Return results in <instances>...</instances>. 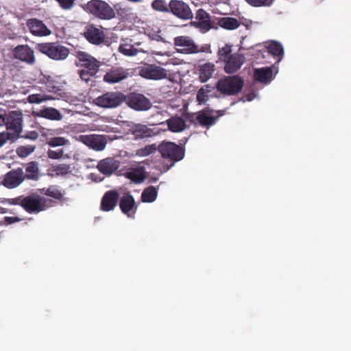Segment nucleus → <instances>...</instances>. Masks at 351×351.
Segmentation results:
<instances>
[{"mask_svg": "<svg viewBox=\"0 0 351 351\" xmlns=\"http://www.w3.org/2000/svg\"><path fill=\"white\" fill-rule=\"evenodd\" d=\"M8 212V210L7 208L0 207V213H6Z\"/></svg>", "mask_w": 351, "mask_h": 351, "instance_id": "obj_56", "label": "nucleus"}, {"mask_svg": "<svg viewBox=\"0 0 351 351\" xmlns=\"http://www.w3.org/2000/svg\"><path fill=\"white\" fill-rule=\"evenodd\" d=\"M52 170L58 176H64L72 172L71 166L64 163L52 166Z\"/></svg>", "mask_w": 351, "mask_h": 351, "instance_id": "obj_36", "label": "nucleus"}, {"mask_svg": "<svg viewBox=\"0 0 351 351\" xmlns=\"http://www.w3.org/2000/svg\"><path fill=\"white\" fill-rule=\"evenodd\" d=\"M38 133L36 131H30L23 135V138H28L30 140H36L38 137Z\"/></svg>", "mask_w": 351, "mask_h": 351, "instance_id": "obj_51", "label": "nucleus"}, {"mask_svg": "<svg viewBox=\"0 0 351 351\" xmlns=\"http://www.w3.org/2000/svg\"><path fill=\"white\" fill-rule=\"evenodd\" d=\"M124 176L134 183L140 184L145 180L146 172L143 167H138L129 169L124 173Z\"/></svg>", "mask_w": 351, "mask_h": 351, "instance_id": "obj_25", "label": "nucleus"}, {"mask_svg": "<svg viewBox=\"0 0 351 351\" xmlns=\"http://www.w3.org/2000/svg\"><path fill=\"white\" fill-rule=\"evenodd\" d=\"M157 149L158 146L155 143L147 145L143 147L138 149L136 151V155L141 157H145L154 153Z\"/></svg>", "mask_w": 351, "mask_h": 351, "instance_id": "obj_37", "label": "nucleus"}, {"mask_svg": "<svg viewBox=\"0 0 351 351\" xmlns=\"http://www.w3.org/2000/svg\"><path fill=\"white\" fill-rule=\"evenodd\" d=\"M0 203L3 204L22 206V197L16 198H0Z\"/></svg>", "mask_w": 351, "mask_h": 351, "instance_id": "obj_43", "label": "nucleus"}, {"mask_svg": "<svg viewBox=\"0 0 351 351\" xmlns=\"http://www.w3.org/2000/svg\"><path fill=\"white\" fill-rule=\"evenodd\" d=\"M16 152L20 157H22V147H19L16 149Z\"/></svg>", "mask_w": 351, "mask_h": 351, "instance_id": "obj_55", "label": "nucleus"}, {"mask_svg": "<svg viewBox=\"0 0 351 351\" xmlns=\"http://www.w3.org/2000/svg\"><path fill=\"white\" fill-rule=\"evenodd\" d=\"M37 116L52 121H60L63 117L62 114L58 110L52 107H48L40 110L37 112Z\"/></svg>", "mask_w": 351, "mask_h": 351, "instance_id": "obj_27", "label": "nucleus"}, {"mask_svg": "<svg viewBox=\"0 0 351 351\" xmlns=\"http://www.w3.org/2000/svg\"><path fill=\"white\" fill-rule=\"evenodd\" d=\"M8 119V114H6L5 110L2 108H0V125H5Z\"/></svg>", "mask_w": 351, "mask_h": 351, "instance_id": "obj_49", "label": "nucleus"}, {"mask_svg": "<svg viewBox=\"0 0 351 351\" xmlns=\"http://www.w3.org/2000/svg\"><path fill=\"white\" fill-rule=\"evenodd\" d=\"M218 24L223 29L233 30L237 29L241 23L235 18L223 17L219 20Z\"/></svg>", "mask_w": 351, "mask_h": 351, "instance_id": "obj_31", "label": "nucleus"}, {"mask_svg": "<svg viewBox=\"0 0 351 351\" xmlns=\"http://www.w3.org/2000/svg\"><path fill=\"white\" fill-rule=\"evenodd\" d=\"M19 221H20V219L19 217H5V221L8 224H12L13 223H15V222Z\"/></svg>", "mask_w": 351, "mask_h": 351, "instance_id": "obj_54", "label": "nucleus"}, {"mask_svg": "<svg viewBox=\"0 0 351 351\" xmlns=\"http://www.w3.org/2000/svg\"><path fill=\"white\" fill-rule=\"evenodd\" d=\"M63 10H71L75 5V0H56Z\"/></svg>", "mask_w": 351, "mask_h": 351, "instance_id": "obj_47", "label": "nucleus"}, {"mask_svg": "<svg viewBox=\"0 0 351 351\" xmlns=\"http://www.w3.org/2000/svg\"><path fill=\"white\" fill-rule=\"evenodd\" d=\"M40 192L41 194L53 197L58 200H60L64 196V193L61 191L59 187L56 185H51L47 189L43 188L42 189H40Z\"/></svg>", "mask_w": 351, "mask_h": 351, "instance_id": "obj_32", "label": "nucleus"}, {"mask_svg": "<svg viewBox=\"0 0 351 351\" xmlns=\"http://www.w3.org/2000/svg\"><path fill=\"white\" fill-rule=\"evenodd\" d=\"M165 122L161 123V124ZM165 123L168 127V130L172 132L178 133L184 131L186 129V123L184 119L180 116H173L166 120Z\"/></svg>", "mask_w": 351, "mask_h": 351, "instance_id": "obj_24", "label": "nucleus"}, {"mask_svg": "<svg viewBox=\"0 0 351 351\" xmlns=\"http://www.w3.org/2000/svg\"><path fill=\"white\" fill-rule=\"evenodd\" d=\"M14 55L16 58L22 60V45H18L15 47Z\"/></svg>", "mask_w": 351, "mask_h": 351, "instance_id": "obj_53", "label": "nucleus"}, {"mask_svg": "<svg viewBox=\"0 0 351 351\" xmlns=\"http://www.w3.org/2000/svg\"><path fill=\"white\" fill-rule=\"evenodd\" d=\"M17 139V135L12 136L8 132H0V147H2L8 140L14 141Z\"/></svg>", "mask_w": 351, "mask_h": 351, "instance_id": "obj_44", "label": "nucleus"}, {"mask_svg": "<svg viewBox=\"0 0 351 351\" xmlns=\"http://www.w3.org/2000/svg\"><path fill=\"white\" fill-rule=\"evenodd\" d=\"M47 154L49 158L58 160L62 158L64 152L62 149L58 150L49 149Z\"/></svg>", "mask_w": 351, "mask_h": 351, "instance_id": "obj_46", "label": "nucleus"}, {"mask_svg": "<svg viewBox=\"0 0 351 351\" xmlns=\"http://www.w3.org/2000/svg\"><path fill=\"white\" fill-rule=\"evenodd\" d=\"M174 45L178 47V51L182 53H196L205 51L207 47H202L198 49L194 41L189 36H178L174 38Z\"/></svg>", "mask_w": 351, "mask_h": 351, "instance_id": "obj_12", "label": "nucleus"}, {"mask_svg": "<svg viewBox=\"0 0 351 351\" xmlns=\"http://www.w3.org/2000/svg\"><path fill=\"white\" fill-rule=\"evenodd\" d=\"M8 132L12 136L17 135V138L21 137L22 131V117L20 114L12 112L8 114V119L5 124Z\"/></svg>", "mask_w": 351, "mask_h": 351, "instance_id": "obj_17", "label": "nucleus"}, {"mask_svg": "<svg viewBox=\"0 0 351 351\" xmlns=\"http://www.w3.org/2000/svg\"><path fill=\"white\" fill-rule=\"evenodd\" d=\"M273 0H245L250 5L254 7H261L269 5Z\"/></svg>", "mask_w": 351, "mask_h": 351, "instance_id": "obj_45", "label": "nucleus"}, {"mask_svg": "<svg viewBox=\"0 0 351 351\" xmlns=\"http://www.w3.org/2000/svg\"><path fill=\"white\" fill-rule=\"evenodd\" d=\"M124 101L131 108L137 111H145L151 108L152 104L144 95L130 93L125 95Z\"/></svg>", "mask_w": 351, "mask_h": 351, "instance_id": "obj_10", "label": "nucleus"}, {"mask_svg": "<svg viewBox=\"0 0 351 351\" xmlns=\"http://www.w3.org/2000/svg\"><path fill=\"white\" fill-rule=\"evenodd\" d=\"M3 184L4 186V177L0 178V185Z\"/></svg>", "mask_w": 351, "mask_h": 351, "instance_id": "obj_57", "label": "nucleus"}, {"mask_svg": "<svg viewBox=\"0 0 351 351\" xmlns=\"http://www.w3.org/2000/svg\"><path fill=\"white\" fill-rule=\"evenodd\" d=\"M152 7L154 10L162 12H169L170 2L167 4L165 0H154L152 3Z\"/></svg>", "mask_w": 351, "mask_h": 351, "instance_id": "obj_40", "label": "nucleus"}, {"mask_svg": "<svg viewBox=\"0 0 351 351\" xmlns=\"http://www.w3.org/2000/svg\"><path fill=\"white\" fill-rule=\"evenodd\" d=\"M25 175H23V180L27 178L29 180H36L39 178V168L38 162L32 161L27 164L25 167Z\"/></svg>", "mask_w": 351, "mask_h": 351, "instance_id": "obj_30", "label": "nucleus"}, {"mask_svg": "<svg viewBox=\"0 0 351 351\" xmlns=\"http://www.w3.org/2000/svg\"><path fill=\"white\" fill-rule=\"evenodd\" d=\"M46 144L50 147L64 146L69 144V141L64 137L55 136L47 138Z\"/></svg>", "mask_w": 351, "mask_h": 351, "instance_id": "obj_35", "label": "nucleus"}, {"mask_svg": "<svg viewBox=\"0 0 351 351\" xmlns=\"http://www.w3.org/2000/svg\"><path fill=\"white\" fill-rule=\"evenodd\" d=\"M79 141L95 151H102L106 146L104 136L96 134H83L79 136Z\"/></svg>", "mask_w": 351, "mask_h": 351, "instance_id": "obj_14", "label": "nucleus"}, {"mask_svg": "<svg viewBox=\"0 0 351 351\" xmlns=\"http://www.w3.org/2000/svg\"><path fill=\"white\" fill-rule=\"evenodd\" d=\"M27 25L31 33L35 36H46L51 34V31L42 21L32 19L27 21Z\"/></svg>", "mask_w": 351, "mask_h": 351, "instance_id": "obj_20", "label": "nucleus"}, {"mask_svg": "<svg viewBox=\"0 0 351 351\" xmlns=\"http://www.w3.org/2000/svg\"><path fill=\"white\" fill-rule=\"evenodd\" d=\"M217 112L218 116L214 117L208 114L204 110H200L196 113L189 114L188 119L194 125H199L208 129L216 123L219 117L224 114L225 110H219Z\"/></svg>", "mask_w": 351, "mask_h": 351, "instance_id": "obj_8", "label": "nucleus"}, {"mask_svg": "<svg viewBox=\"0 0 351 351\" xmlns=\"http://www.w3.org/2000/svg\"><path fill=\"white\" fill-rule=\"evenodd\" d=\"M119 199V194L117 190H110L106 191L103 195L100 209L105 212H109L117 206Z\"/></svg>", "mask_w": 351, "mask_h": 351, "instance_id": "obj_16", "label": "nucleus"}, {"mask_svg": "<svg viewBox=\"0 0 351 351\" xmlns=\"http://www.w3.org/2000/svg\"><path fill=\"white\" fill-rule=\"evenodd\" d=\"M84 36L90 43L96 45L101 44L105 39V34L103 30L95 27L94 25L86 26Z\"/></svg>", "mask_w": 351, "mask_h": 351, "instance_id": "obj_18", "label": "nucleus"}, {"mask_svg": "<svg viewBox=\"0 0 351 351\" xmlns=\"http://www.w3.org/2000/svg\"><path fill=\"white\" fill-rule=\"evenodd\" d=\"M245 61L243 55L239 53H232L225 62L224 71L233 74L239 70Z\"/></svg>", "mask_w": 351, "mask_h": 351, "instance_id": "obj_19", "label": "nucleus"}, {"mask_svg": "<svg viewBox=\"0 0 351 351\" xmlns=\"http://www.w3.org/2000/svg\"><path fill=\"white\" fill-rule=\"evenodd\" d=\"M76 58L80 62V64L77 65L80 67L78 70V75L82 80L88 83L98 73L101 63L93 56L84 51L77 52Z\"/></svg>", "mask_w": 351, "mask_h": 351, "instance_id": "obj_1", "label": "nucleus"}, {"mask_svg": "<svg viewBox=\"0 0 351 351\" xmlns=\"http://www.w3.org/2000/svg\"><path fill=\"white\" fill-rule=\"evenodd\" d=\"M130 132L134 135L135 140L149 138L155 136L157 133L154 129L148 128L145 125L135 124L130 128Z\"/></svg>", "mask_w": 351, "mask_h": 351, "instance_id": "obj_21", "label": "nucleus"}, {"mask_svg": "<svg viewBox=\"0 0 351 351\" xmlns=\"http://www.w3.org/2000/svg\"><path fill=\"white\" fill-rule=\"evenodd\" d=\"M139 75L145 79L160 80L167 77V71L154 64H145L138 68Z\"/></svg>", "mask_w": 351, "mask_h": 351, "instance_id": "obj_9", "label": "nucleus"}, {"mask_svg": "<svg viewBox=\"0 0 351 351\" xmlns=\"http://www.w3.org/2000/svg\"><path fill=\"white\" fill-rule=\"evenodd\" d=\"M267 50L269 53L273 56L279 57V60L282 59L284 53L282 45L277 41H271L268 47Z\"/></svg>", "mask_w": 351, "mask_h": 351, "instance_id": "obj_34", "label": "nucleus"}, {"mask_svg": "<svg viewBox=\"0 0 351 351\" xmlns=\"http://www.w3.org/2000/svg\"><path fill=\"white\" fill-rule=\"evenodd\" d=\"M125 99V95L121 92H107L96 97L94 104L104 108H114L119 106Z\"/></svg>", "mask_w": 351, "mask_h": 351, "instance_id": "obj_7", "label": "nucleus"}, {"mask_svg": "<svg viewBox=\"0 0 351 351\" xmlns=\"http://www.w3.org/2000/svg\"><path fill=\"white\" fill-rule=\"evenodd\" d=\"M254 78L256 82L265 84H269L274 79L273 71L271 67L267 66L255 69Z\"/></svg>", "mask_w": 351, "mask_h": 351, "instance_id": "obj_23", "label": "nucleus"}, {"mask_svg": "<svg viewBox=\"0 0 351 351\" xmlns=\"http://www.w3.org/2000/svg\"><path fill=\"white\" fill-rule=\"evenodd\" d=\"M119 206L121 212L128 217L134 219L138 209V204L130 192H125L121 197Z\"/></svg>", "mask_w": 351, "mask_h": 351, "instance_id": "obj_13", "label": "nucleus"}, {"mask_svg": "<svg viewBox=\"0 0 351 351\" xmlns=\"http://www.w3.org/2000/svg\"><path fill=\"white\" fill-rule=\"evenodd\" d=\"M158 197V189L154 186L145 188L141 196V200L145 203L154 202Z\"/></svg>", "mask_w": 351, "mask_h": 351, "instance_id": "obj_29", "label": "nucleus"}, {"mask_svg": "<svg viewBox=\"0 0 351 351\" xmlns=\"http://www.w3.org/2000/svg\"><path fill=\"white\" fill-rule=\"evenodd\" d=\"M128 73L123 68H112L104 76V82L109 84H115L125 79Z\"/></svg>", "mask_w": 351, "mask_h": 351, "instance_id": "obj_22", "label": "nucleus"}, {"mask_svg": "<svg viewBox=\"0 0 351 351\" xmlns=\"http://www.w3.org/2000/svg\"><path fill=\"white\" fill-rule=\"evenodd\" d=\"M244 86V80L239 75L226 76L219 80L217 84V90L226 95H236Z\"/></svg>", "mask_w": 351, "mask_h": 351, "instance_id": "obj_4", "label": "nucleus"}, {"mask_svg": "<svg viewBox=\"0 0 351 351\" xmlns=\"http://www.w3.org/2000/svg\"><path fill=\"white\" fill-rule=\"evenodd\" d=\"M195 19L198 21V26L209 27L210 26V14L204 9H199L196 12Z\"/></svg>", "mask_w": 351, "mask_h": 351, "instance_id": "obj_33", "label": "nucleus"}, {"mask_svg": "<svg viewBox=\"0 0 351 351\" xmlns=\"http://www.w3.org/2000/svg\"><path fill=\"white\" fill-rule=\"evenodd\" d=\"M53 201L33 194L23 197V209L29 213H38L52 206Z\"/></svg>", "mask_w": 351, "mask_h": 351, "instance_id": "obj_6", "label": "nucleus"}, {"mask_svg": "<svg viewBox=\"0 0 351 351\" xmlns=\"http://www.w3.org/2000/svg\"><path fill=\"white\" fill-rule=\"evenodd\" d=\"M186 141H187V138H184V141H183V142H184V143H185Z\"/></svg>", "mask_w": 351, "mask_h": 351, "instance_id": "obj_58", "label": "nucleus"}, {"mask_svg": "<svg viewBox=\"0 0 351 351\" xmlns=\"http://www.w3.org/2000/svg\"><path fill=\"white\" fill-rule=\"evenodd\" d=\"M36 49L50 59L56 61L64 60L70 53L69 49L59 42L38 43Z\"/></svg>", "mask_w": 351, "mask_h": 351, "instance_id": "obj_3", "label": "nucleus"}, {"mask_svg": "<svg viewBox=\"0 0 351 351\" xmlns=\"http://www.w3.org/2000/svg\"><path fill=\"white\" fill-rule=\"evenodd\" d=\"M206 97H207V95L204 89L201 88L197 91L196 98H197V102L199 104L205 102Z\"/></svg>", "mask_w": 351, "mask_h": 351, "instance_id": "obj_48", "label": "nucleus"}, {"mask_svg": "<svg viewBox=\"0 0 351 351\" xmlns=\"http://www.w3.org/2000/svg\"><path fill=\"white\" fill-rule=\"evenodd\" d=\"M22 182V173L11 171L4 176V186L13 189L18 186Z\"/></svg>", "mask_w": 351, "mask_h": 351, "instance_id": "obj_26", "label": "nucleus"}, {"mask_svg": "<svg viewBox=\"0 0 351 351\" xmlns=\"http://www.w3.org/2000/svg\"><path fill=\"white\" fill-rule=\"evenodd\" d=\"M47 86L48 87L49 91H51V92L58 93V92L62 91V89H60L58 87L53 85V81L47 80Z\"/></svg>", "mask_w": 351, "mask_h": 351, "instance_id": "obj_52", "label": "nucleus"}, {"mask_svg": "<svg viewBox=\"0 0 351 351\" xmlns=\"http://www.w3.org/2000/svg\"><path fill=\"white\" fill-rule=\"evenodd\" d=\"M232 45L226 44L223 47L219 48L217 56L219 61L225 62L232 55Z\"/></svg>", "mask_w": 351, "mask_h": 351, "instance_id": "obj_38", "label": "nucleus"}, {"mask_svg": "<svg viewBox=\"0 0 351 351\" xmlns=\"http://www.w3.org/2000/svg\"><path fill=\"white\" fill-rule=\"evenodd\" d=\"M51 97H48L41 94H32L27 97V100L31 104H39L42 101L51 99Z\"/></svg>", "mask_w": 351, "mask_h": 351, "instance_id": "obj_42", "label": "nucleus"}, {"mask_svg": "<svg viewBox=\"0 0 351 351\" xmlns=\"http://www.w3.org/2000/svg\"><path fill=\"white\" fill-rule=\"evenodd\" d=\"M83 9L99 19L110 20L115 17L114 9L103 0H90L83 6Z\"/></svg>", "mask_w": 351, "mask_h": 351, "instance_id": "obj_2", "label": "nucleus"}, {"mask_svg": "<svg viewBox=\"0 0 351 351\" xmlns=\"http://www.w3.org/2000/svg\"><path fill=\"white\" fill-rule=\"evenodd\" d=\"M23 62L29 64H34L36 62L34 51L27 45H23Z\"/></svg>", "mask_w": 351, "mask_h": 351, "instance_id": "obj_39", "label": "nucleus"}, {"mask_svg": "<svg viewBox=\"0 0 351 351\" xmlns=\"http://www.w3.org/2000/svg\"><path fill=\"white\" fill-rule=\"evenodd\" d=\"M120 167V161L112 157L101 160L97 165L98 171L107 176L114 173Z\"/></svg>", "mask_w": 351, "mask_h": 351, "instance_id": "obj_15", "label": "nucleus"}, {"mask_svg": "<svg viewBox=\"0 0 351 351\" xmlns=\"http://www.w3.org/2000/svg\"><path fill=\"white\" fill-rule=\"evenodd\" d=\"M170 13L183 21H187L193 18V12L189 5L182 0H171Z\"/></svg>", "mask_w": 351, "mask_h": 351, "instance_id": "obj_11", "label": "nucleus"}, {"mask_svg": "<svg viewBox=\"0 0 351 351\" xmlns=\"http://www.w3.org/2000/svg\"><path fill=\"white\" fill-rule=\"evenodd\" d=\"M119 51L122 54L128 56H136L138 53V50L133 45L127 43L121 44L119 47Z\"/></svg>", "mask_w": 351, "mask_h": 351, "instance_id": "obj_41", "label": "nucleus"}, {"mask_svg": "<svg viewBox=\"0 0 351 351\" xmlns=\"http://www.w3.org/2000/svg\"><path fill=\"white\" fill-rule=\"evenodd\" d=\"M215 70L213 63L206 62L199 66V76L202 82H207L213 75Z\"/></svg>", "mask_w": 351, "mask_h": 351, "instance_id": "obj_28", "label": "nucleus"}, {"mask_svg": "<svg viewBox=\"0 0 351 351\" xmlns=\"http://www.w3.org/2000/svg\"><path fill=\"white\" fill-rule=\"evenodd\" d=\"M36 148L35 145H23V158L32 154Z\"/></svg>", "mask_w": 351, "mask_h": 351, "instance_id": "obj_50", "label": "nucleus"}, {"mask_svg": "<svg viewBox=\"0 0 351 351\" xmlns=\"http://www.w3.org/2000/svg\"><path fill=\"white\" fill-rule=\"evenodd\" d=\"M161 156L172 162L173 164L183 159L184 148L170 141H162L158 146Z\"/></svg>", "mask_w": 351, "mask_h": 351, "instance_id": "obj_5", "label": "nucleus"}]
</instances>
